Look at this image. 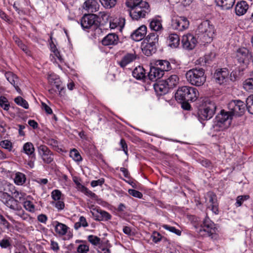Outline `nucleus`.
<instances>
[{
    "label": "nucleus",
    "instance_id": "obj_1",
    "mask_svg": "<svg viewBox=\"0 0 253 253\" xmlns=\"http://www.w3.org/2000/svg\"><path fill=\"white\" fill-rule=\"evenodd\" d=\"M179 78L177 75H171L166 80L159 81L154 84L156 93L159 95L167 93L169 90L175 87L179 84Z\"/></svg>",
    "mask_w": 253,
    "mask_h": 253
},
{
    "label": "nucleus",
    "instance_id": "obj_2",
    "mask_svg": "<svg viewBox=\"0 0 253 253\" xmlns=\"http://www.w3.org/2000/svg\"><path fill=\"white\" fill-rule=\"evenodd\" d=\"M196 228L197 229L196 231L201 236L209 237L213 240H217L218 238L215 224L207 215H206L200 226L196 227Z\"/></svg>",
    "mask_w": 253,
    "mask_h": 253
},
{
    "label": "nucleus",
    "instance_id": "obj_3",
    "mask_svg": "<svg viewBox=\"0 0 253 253\" xmlns=\"http://www.w3.org/2000/svg\"><path fill=\"white\" fill-rule=\"evenodd\" d=\"M199 92L197 88L189 86L178 88L175 94L176 100L183 102H194L197 100Z\"/></svg>",
    "mask_w": 253,
    "mask_h": 253
},
{
    "label": "nucleus",
    "instance_id": "obj_4",
    "mask_svg": "<svg viewBox=\"0 0 253 253\" xmlns=\"http://www.w3.org/2000/svg\"><path fill=\"white\" fill-rule=\"evenodd\" d=\"M185 77L189 83L196 86L203 85L207 78L205 70L202 68H194L188 70Z\"/></svg>",
    "mask_w": 253,
    "mask_h": 253
},
{
    "label": "nucleus",
    "instance_id": "obj_5",
    "mask_svg": "<svg viewBox=\"0 0 253 253\" xmlns=\"http://www.w3.org/2000/svg\"><path fill=\"white\" fill-rule=\"evenodd\" d=\"M196 32L198 38L202 42H211L214 34V27L210 24V21H204L199 25Z\"/></svg>",
    "mask_w": 253,
    "mask_h": 253
},
{
    "label": "nucleus",
    "instance_id": "obj_6",
    "mask_svg": "<svg viewBox=\"0 0 253 253\" xmlns=\"http://www.w3.org/2000/svg\"><path fill=\"white\" fill-rule=\"evenodd\" d=\"M216 106L215 103L210 99L204 100L202 105L198 111V116L200 121L209 120L211 119L215 113Z\"/></svg>",
    "mask_w": 253,
    "mask_h": 253
},
{
    "label": "nucleus",
    "instance_id": "obj_7",
    "mask_svg": "<svg viewBox=\"0 0 253 253\" xmlns=\"http://www.w3.org/2000/svg\"><path fill=\"white\" fill-rule=\"evenodd\" d=\"M98 17L94 14H85L81 20V24L84 29L95 30L99 25Z\"/></svg>",
    "mask_w": 253,
    "mask_h": 253
},
{
    "label": "nucleus",
    "instance_id": "obj_8",
    "mask_svg": "<svg viewBox=\"0 0 253 253\" xmlns=\"http://www.w3.org/2000/svg\"><path fill=\"white\" fill-rule=\"evenodd\" d=\"M149 10V5L148 2H144L141 5L136 6L129 10V14L133 20H138L144 18Z\"/></svg>",
    "mask_w": 253,
    "mask_h": 253
},
{
    "label": "nucleus",
    "instance_id": "obj_9",
    "mask_svg": "<svg viewBox=\"0 0 253 253\" xmlns=\"http://www.w3.org/2000/svg\"><path fill=\"white\" fill-rule=\"evenodd\" d=\"M228 107L229 112L232 116H241L245 111V103L240 100H234L231 101Z\"/></svg>",
    "mask_w": 253,
    "mask_h": 253
},
{
    "label": "nucleus",
    "instance_id": "obj_10",
    "mask_svg": "<svg viewBox=\"0 0 253 253\" xmlns=\"http://www.w3.org/2000/svg\"><path fill=\"white\" fill-rule=\"evenodd\" d=\"M232 116L229 111L221 110L220 113L216 117V125L219 126H222L223 125L224 128L229 127L231 123Z\"/></svg>",
    "mask_w": 253,
    "mask_h": 253
},
{
    "label": "nucleus",
    "instance_id": "obj_11",
    "mask_svg": "<svg viewBox=\"0 0 253 253\" xmlns=\"http://www.w3.org/2000/svg\"><path fill=\"white\" fill-rule=\"evenodd\" d=\"M235 58L239 63H246L251 59L252 54L248 48L242 47L237 49Z\"/></svg>",
    "mask_w": 253,
    "mask_h": 253
},
{
    "label": "nucleus",
    "instance_id": "obj_12",
    "mask_svg": "<svg viewBox=\"0 0 253 253\" xmlns=\"http://www.w3.org/2000/svg\"><path fill=\"white\" fill-rule=\"evenodd\" d=\"M38 149L44 163L48 164L53 161V154L46 146L41 145L38 147Z\"/></svg>",
    "mask_w": 253,
    "mask_h": 253
},
{
    "label": "nucleus",
    "instance_id": "obj_13",
    "mask_svg": "<svg viewBox=\"0 0 253 253\" xmlns=\"http://www.w3.org/2000/svg\"><path fill=\"white\" fill-rule=\"evenodd\" d=\"M181 42L183 48L188 50L194 49L198 43L196 37L191 34L183 36Z\"/></svg>",
    "mask_w": 253,
    "mask_h": 253
},
{
    "label": "nucleus",
    "instance_id": "obj_14",
    "mask_svg": "<svg viewBox=\"0 0 253 253\" xmlns=\"http://www.w3.org/2000/svg\"><path fill=\"white\" fill-rule=\"evenodd\" d=\"M229 71L227 68L218 69L214 74V78L216 82L222 84L226 83L228 80Z\"/></svg>",
    "mask_w": 253,
    "mask_h": 253
},
{
    "label": "nucleus",
    "instance_id": "obj_15",
    "mask_svg": "<svg viewBox=\"0 0 253 253\" xmlns=\"http://www.w3.org/2000/svg\"><path fill=\"white\" fill-rule=\"evenodd\" d=\"M189 25V21L185 17H180L173 20L172 22V27L173 29L179 31H182L187 29Z\"/></svg>",
    "mask_w": 253,
    "mask_h": 253
},
{
    "label": "nucleus",
    "instance_id": "obj_16",
    "mask_svg": "<svg viewBox=\"0 0 253 253\" xmlns=\"http://www.w3.org/2000/svg\"><path fill=\"white\" fill-rule=\"evenodd\" d=\"M147 29V28L145 25H141L131 33V38L136 42L142 40L145 37Z\"/></svg>",
    "mask_w": 253,
    "mask_h": 253
},
{
    "label": "nucleus",
    "instance_id": "obj_17",
    "mask_svg": "<svg viewBox=\"0 0 253 253\" xmlns=\"http://www.w3.org/2000/svg\"><path fill=\"white\" fill-rule=\"evenodd\" d=\"M137 58L135 52L127 53L122 58L121 61H118V64L123 68H125L128 64L132 63Z\"/></svg>",
    "mask_w": 253,
    "mask_h": 253
},
{
    "label": "nucleus",
    "instance_id": "obj_18",
    "mask_svg": "<svg viewBox=\"0 0 253 253\" xmlns=\"http://www.w3.org/2000/svg\"><path fill=\"white\" fill-rule=\"evenodd\" d=\"M164 75V73L162 70L158 68L156 66L151 67L149 72L148 74V78L152 81H157Z\"/></svg>",
    "mask_w": 253,
    "mask_h": 253
},
{
    "label": "nucleus",
    "instance_id": "obj_19",
    "mask_svg": "<svg viewBox=\"0 0 253 253\" xmlns=\"http://www.w3.org/2000/svg\"><path fill=\"white\" fill-rule=\"evenodd\" d=\"M119 39L117 35L111 33L108 34L102 41V43L105 46L115 45L118 43Z\"/></svg>",
    "mask_w": 253,
    "mask_h": 253
},
{
    "label": "nucleus",
    "instance_id": "obj_20",
    "mask_svg": "<svg viewBox=\"0 0 253 253\" xmlns=\"http://www.w3.org/2000/svg\"><path fill=\"white\" fill-rule=\"evenodd\" d=\"M158 45L153 44H149L143 42L141 44V49L144 54L147 56L152 55L157 51Z\"/></svg>",
    "mask_w": 253,
    "mask_h": 253
},
{
    "label": "nucleus",
    "instance_id": "obj_21",
    "mask_svg": "<svg viewBox=\"0 0 253 253\" xmlns=\"http://www.w3.org/2000/svg\"><path fill=\"white\" fill-rule=\"evenodd\" d=\"M84 8L88 12H95L99 10V4L97 0H86L84 3Z\"/></svg>",
    "mask_w": 253,
    "mask_h": 253
},
{
    "label": "nucleus",
    "instance_id": "obj_22",
    "mask_svg": "<svg viewBox=\"0 0 253 253\" xmlns=\"http://www.w3.org/2000/svg\"><path fill=\"white\" fill-rule=\"evenodd\" d=\"M154 65L156 66L165 74L172 69L170 63L167 60H157L154 61Z\"/></svg>",
    "mask_w": 253,
    "mask_h": 253
},
{
    "label": "nucleus",
    "instance_id": "obj_23",
    "mask_svg": "<svg viewBox=\"0 0 253 253\" xmlns=\"http://www.w3.org/2000/svg\"><path fill=\"white\" fill-rule=\"evenodd\" d=\"M249 8L247 1L242 0L238 2L235 6V13L237 15L241 16L245 14Z\"/></svg>",
    "mask_w": 253,
    "mask_h": 253
},
{
    "label": "nucleus",
    "instance_id": "obj_24",
    "mask_svg": "<svg viewBox=\"0 0 253 253\" xmlns=\"http://www.w3.org/2000/svg\"><path fill=\"white\" fill-rule=\"evenodd\" d=\"M216 5L221 9L226 10L231 8L235 3V0H215Z\"/></svg>",
    "mask_w": 253,
    "mask_h": 253
},
{
    "label": "nucleus",
    "instance_id": "obj_25",
    "mask_svg": "<svg viewBox=\"0 0 253 253\" xmlns=\"http://www.w3.org/2000/svg\"><path fill=\"white\" fill-rule=\"evenodd\" d=\"M144 42L158 45L159 35L157 33L152 32L149 33L144 39Z\"/></svg>",
    "mask_w": 253,
    "mask_h": 253
},
{
    "label": "nucleus",
    "instance_id": "obj_26",
    "mask_svg": "<svg viewBox=\"0 0 253 253\" xmlns=\"http://www.w3.org/2000/svg\"><path fill=\"white\" fill-rule=\"evenodd\" d=\"M3 204L13 210L16 211L20 209L18 200H15L13 197L10 196V195L7 198V199L6 200Z\"/></svg>",
    "mask_w": 253,
    "mask_h": 253
},
{
    "label": "nucleus",
    "instance_id": "obj_27",
    "mask_svg": "<svg viewBox=\"0 0 253 253\" xmlns=\"http://www.w3.org/2000/svg\"><path fill=\"white\" fill-rule=\"evenodd\" d=\"M132 76L137 80H141L146 78V73L143 67L138 66L132 71Z\"/></svg>",
    "mask_w": 253,
    "mask_h": 253
},
{
    "label": "nucleus",
    "instance_id": "obj_28",
    "mask_svg": "<svg viewBox=\"0 0 253 253\" xmlns=\"http://www.w3.org/2000/svg\"><path fill=\"white\" fill-rule=\"evenodd\" d=\"M169 45L171 47H177L180 43V39L178 35L170 34L169 35L168 40Z\"/></svg>",
    "mask_w": 253,
    "mask_h": 253
},
{
    "label": "nucleus",
    "instance_id": "obj_29",
    "mask_svg": "<svg viewBox=\"0 0 253 253\" xmlns=\"http://www.w3.org/2000/svg\"><path fill=\"white\" fill-rule=\"evenodd\" d=\"M55 223V231L60 235H65L68 229V227L65 224L59 222L57 221L54 222Z\"/></svg>",
    "mask_w": 253,
    "mask_h": 253
},
{
    "label": "nucleus",
    "instance_id": "obj_30",
    "mask_svg": "<svg viewBox=\"0 0 253 253\" xmlns=\"http://www.w3.org/2000/svg\"><path fill=\"white\" fill-rule=\"evenodd\" d=\"M125 20L123 18H115L110 22V27L112 29L118 28L121 30L125 25Z\"/></svg>",
    "mask_w": 253,
    "mask_h": 253
},
{
    "label": "nucleus",
    "instance_id": "obj_31",
    "mask_svg": "<svg viewBox=\"0 0 253 253\" xmlns=\"http://www.w3.org/2000/svg\"><path fill=\"white\" fill-rule=\"evenodd\" d=\"M150 28L156 32H161L163 29L161 21L158 19L152 20L150 23Z\"/></svg>",
    "mask_w": 253,
    "mask_h": 253
},
{
    "label": "nucleus",
    "instance_id": "obj_32",
    "mask_svg": "<svg viewBox=\"0 0 253 253\" xmlns=\"http://www.w3.org/2000/svg\"><path fill=\"white\" fill-rule=\"evenodd\" d=\"M99 1L105 9H111L116 6L118 0H99Z\"/></svg>",
    "mask_w": 253,
    "mask_h": 253
},
{
    "label": "nucleus",
    "instance_id": "obj_33",
    "mask_svg": "<svg viewBox=\"0 0 253 253\" xmlns=\"http://www.w3.org/2000/svg\"><path fill=\"white\" fill-rule=\"evenodd\" d=\"M5 76L7 81L13 86L17 84L18 79L17 76L12 72H7L5 74Z\"/></svg>",
    "mask_w": 253,
    "mask_h": 253
},
{
    "label": "nucleus",
    "instance_id": "obj_34",
    "mask_svg": "<svg viewBox=\"0 0 253 253\" xmlns=\"http://www.w3.org/2000/svg\"><path fill=\"white\" fill-rule=\"evenodd\" d=\"M23 149L24 152L29 156L34 154L35 148L31 142L26 143L23 147Z\"/></svg>",
    "mask_w": 253,
    "mask_h": 253
},
{
    "label": "nucleus",
    "instance_id": "obj_35",
    "mask_svg": "<svg viewBox=\"0 0 253 253\" xmlns=\"http://www.w3.org/2000/svg\"><path fill=\"white\" fill-rule=\"evenodd\" d=\"M144 2H147L145 1H143L142 0H126V4L127 7H129L130 9H131L136 6L141 5V4Z\"/></svg>",
    "mask_w": 253,
    "mask_h": 253
},
{
    "label": "nucleus",
    "instance_id": "obj_36",
    "mask_svg": "<svg viewBox=\"0 0 253 253\" xmlns=\"http://www.w3.org/2000/svg\"><path fill=\"white\" fill-rule=\"evenodd\" d=\"M13 39L14 41L17 44V45L27 54H29V50L27 47V46L25 45L21 41V40L16 36H14L13 37Z\"/></svg>",
    "mask_w": 253,
    "mask_h": 253
},
{
    "label": "nucleus",
    "instance_id": "obj_37",
    "mask_svg": "<svg viewBox=\"0 0 253 253\" xmlns=\"http://www.w3.org/2000/svg\"><path fill=\"white\" fill-rule=\"evenodd\" d=\"M243 87L246 90L253 92V78L246 79L243 83Z\"/></svg>",
    "mask_w": 253,
    "mask_h": 253
},
{
    "label": "nucleus",
    "instance_id": "obj_38",
    "mask_svg": "<svg viewBox=\"0 0 253 253\" xmlns=\"http://www.w3.org/2000/svg\"><path fill=\"white\" fill-rule=\"evenodd\" d=\"M26 180V177L24 174L21 172H17L16 173L14 178V182L18 185H22Z\"/></svg>",
    "mask_w": 253,
    "mask_h": 253
},
{
    "label": "nucleus",
    "instance_id": "obj_39",
    "mask_svg": "<svg viewBox=\"0 0 253 253\" xmlns=\"http://www.w3.org/2000/svg\"><path fill=\"white\" fill-rule=\"evenodd\" d=\"M70 156L76 162H79L82 161V158L80 154L76 149L71 150Z\"/></svg>",
    "mask_w": 253,
    "mask_h": 253
},
{
    "label": "nucleus",
    "instance_id": "obj_40",
    "mask_svg": "<svg viewBox=\"0 0 253 253\" xmlns=\"http://www.w3.org/2000/svg\"><path fill=\"white\" fill-rule=\"evenodd\" d=\"M14 102L17 105L23 107L25 109L29 108V104L27 101L21 96H18L14 99Z\"/></svg>",
    "mask_w": 253,
    "mask_h": 253
},
{
    "label": "nucleus",
    "instance_id": "obj_41",
    "mask_svg": "<svg viewBox=\"0 0 253 253\" xmlns=\"http://www.w3.org/2000/svg\"><path fill=\"white\" fill-rule=\"evenodd\" d=\"M250 198L249 195H240L236 198V203L235 204L236 207H239L242 205L243 203Z\"/></svg>",
    "mask_w": 253,
    "mask_h": 253
},
{
    "label": "nucleus",
    "instance_id": "obj_42",
    "mask_svg": "<svg viewBox=\"0 0 253 253\" xmlns=\"http://www.w3.org/2000/svg\"><path fill=\"white\" fill-rule=\"evenodd\" d=\"M246 106L248 112L253 114V95H250L246 99Z\"/></svg>",
    "mask_w": 253,
    "mask_h": 253
},
{
    "label": "nucleus",
    "instance_id": "obj_43",
    "mask_svg": "<svg viewBox=\"0 0 253 253\" xmlns=\"http://www.w3.org/2000/svg\"><path fill=\"white\" fill-rule=\"evenodd\" d=\"M23 206L27 211L31 212H34L36 211L35 205L30 201H24Z\"/></svg>",
    "mask_w": 253,
    "mask_h": 253
},
{
    "label": "nucleus",
    "instance_id": "obj_44",
    "mask_svg": "<svg viewBox=\"0 0 253 253\" xmlns=\"http://www.w3.org/2000/svg\"><path fill=\"white\" fill-rule=\"evenodd\" d=\"M162 226L166 230H167L172 233H173L178 236H180L181 234V231L176 229L174 227L170 226L167 224H163L162 225Z\"/></svg>",
    "mask_w": 253,
    "mask_h": 253
},
{
    "label": "nucleus",
    "instance_id": "obj_45",
    "mask_svg": "<svg viewBox=\"0 0 253 253\" xmlns=\"http://www.w3.org/2000/svg\"><path fill=\"white\" fill-rule=\"evenodd\" d=\"M46 143L49 146L52 147L54 150L57 151L59 150L58 147V142L53 138L47 139Z\"/></svg>",
    "mask_w": 253,
    "mask_h": 253
},
{
    "label": "nucleus",
    "instance_id": "obj_46",
    "mask_svg": "<svg viewBox=\"0 0 253 253\" xmlns=\"http://www.w3.org/2000/svg\"><path fill=\"white\" fill-rule=\"evenodd\" d=\"M0 106L1 108L6 111H7L9 109L10 105L8 103V100L5 97L0 96Z\"/></svg>",
    "mask_w": 253,
    "mask_h": 253
},
{
    "label": "nucleus",
    "instance_id": "obj_47",
    "mask_svg": "<svg viewBox=\"0 0 253 253\" xmlns=\"http://www.w3.org/2000/svg\"><path fill=\"white\" fill-rule=\"evenodd\" d=\"M88 241L93 245H99L101 243V239L99 237L92 235H89L87 237Z\"/></svg>",
    "mask_w": 253,
    "mask_h": 253
},
{
    "label": "nucleus",
    "instance_id": "obj_48",
    "mask_svg": "<svg viewBox=\"0 0 253 253\" xmlns=\"http://www.w3.org/2000/svg\"><path fill=\"white\" fill-rule=\"evenodd\" d=\"M92 215L96 221H101V214L100 209H93L92 211H91Z\"/></svg>",
    "mask_w": 253,
    "mask_h": 253
},
{
    "label": "nucleus",
    "instance_id": "obj_49",
    "mask_svg": "<svg viewBox=\"0 0 253 253\" xmlns=\"http://www.w3.org/2000/svg\"><path fill=\"white\" fill-rule=\"evenodd\" d=\"M0 145L1 147L7 149L9 151H10L12 148L11 142L7 140L1 141L0 142Z\"/></svg>",
    "mask_w": 253,
    "mask_h": 253
},
{
    "label": "nucleus",
    "instance_id": "obj_50",
    "mask_svg": "<svg viewBox=\"0 0 253 253\" xmlns=\"http://www.w3.org/2000/svg\"><path fill=\"white\" fill-rule=\"evenodd\" d=\"M88 251V246L85 244H82L78 246L76 253H87Z\"/></svg>",
    "mask_w": 253,
    "mask_h": 253
},
{
    "label": "nucleus",
    "instance_id": "obj_51",
    "mask_svg": "<svg viewBox=\"0 0 253 253\" xmlns=\"http://www.w3.org/2000/svg\"><path fill=\"white\" fill-rule=\"evenodd\" d=\"M207 196L209 198V202L211 203V205L217 203L216 196L213 192H208Z\"/></svg>",
    "mask_w": 253,
    "mask_h": 253
},
{
    "label": "nucleus",
    "instance_id": "obj_52",
    "mask_svg": "<svg viewBox=\"0 0 253 253\" xmlns=\"http://www.w3.org/2000/svg\"><path fill=\"white\" fill-rule=\"evenodd\" d=\"M128 192L129 194L136 198L141 199L143 197L142 193L134 189H129Z\"/></svg>",
    "mask_w": 253,
    "mask_h": 253
},
{
    "label": "nucleus",
    "instance_id": "obj_53",
    "mask_svg": "<svg viewBox=\"0 0 253 253\" xmlns=\"http://www.w3.org/2000/svg\"><path fill=\"white\" fill-rule=\"evenodd\" d=\"M101 221H107L112 217L111 215L108 212L101 209Z\"/></svg>",
    "mask_w": 253,
    "mask_h": 253
},
{
    "label": "nucleus",
    "instance_id": "obj_54",
    "mask_svg": "<svg viewBox=\"0 0 253 253\" xmlns=\"http://www.w3.org/2000/svg\"><path fill=\"white\" fill-rule=\"evenodd\" d=\"M52 85L55 86L56 88L59 91V94H61L62 90H64V87L62 85V83L59 79L56 80Z\"/></svg>",
    "mask_w": 253,
    "mask_h": 253
},
{
    "label": "nucleus",
    "instance_id": "obj_55",
    "mask_svg": "<svg viewBox=\"0 0 253 253\" xmlns=\"http://www.w3.org/2000/svg\"><path fill=\"white\" fill-rule=\"evenodd\" d=\"M152 237L153 241L155 243H157L161 241L162 236L159 233L154 232Z\"/></svg>",
    "mask_w": 253,
    "mask_h": 253
},
{
    "label": "nucleus",
    "instance_id": "obj_56",
    "mask_svg": "<svg viewBox=\"0 0 253 253\" xmlns=\"http://www.w3.org/2000/svg\"><path fill=\"white\" fill-rule=\"evenodd\" d=\"M61 196V192L59 190H54L51 193L52 199L55 200H59Z\"/></svg>",
    "mask_w": 253,
    "mask_h": 253
},
{
    "label": "nucleus",
    "instance_id": "obj_57",
    "mask_svg": "<svg viewBox=\"0 0 253 253\" xmlns=\"http://www.w3.org/2000/svg\"><path fill=\"white\" fill-rule=\"evenodd\" d=\"M104 179L103 178H100L97 180H93L91 182L90 185L92 187H94L97 186H101L104 183Z\"/></svg>",
    "mask_w": 253,
    "mask_h": 253
},
{
    "label": "nucleus",
    "instance_id": "obj_58",
    "mask_svg": "<svg viewBox=\"0 0 253 253\" xmlns=\"http://www.w3.org/2000/svg\"><path fill=\"white\" fill-rule=\"evenodd\" d=\"M120 145L121 146L122 150L125 152L126 155H127V145L124 139H121L120 142Z\"/></svg>",
    "mask_w": 253,
    "mask_h": 253
},
{
    "label": "nucleus",
    "instance_id": "obj_59",
    "mask_svg": "<svg viewBox=\"0 0 253 253\" xmlns=\"http://www.w3.org/2000/svg\"><path fill=\"white\" fill-rule=\"evenodd\" d=\"M42 108L47 114L50 115L52 114V110L51 108L44 102L42 103Z\"/></svg>",
    "mask_w": 253,
    "mask_h": 253
},
{
    "label": "nucleus",
    "instance_id": "obj_60",
    "mask_svg": "<svg viewBox=\"0 0 253 253\" xmlns=\"http://www.w3.org/2000/svg\"><path fill=\"white\" fill-rule=\"evenodd\" d=\"M0 246L2 248H6L10 246L8 239H3L0 242Z\"/></svg>",
    "mask_w": 253,
    "mask_h": 253
},
{
    "label": "nucleus",
    "instance_id": "obj_61",
    "mask_svg": "<svg viewBox=\"0 0 253 253\" xmlns=\"http://www.w3.org/2000/svg\"><path fill=\"white\" fill-rule=\"evenodd\" d=\"M57 201L55 204V207L59 211L64 209L65 207L64 203L60 200H57Z\"/></svg>",
    "mask_w": 253,
    "mask_h": 253
},
{
    "label": "nucleus",
    "instance_id": "obj_62",
    "mask_svg": "<svg viewBox=\"0 0 253 253\" xmlns=\"http://www.w3.org/2000/svg\"><path fill=\"white\" fill-rule=\"evenodd\" d=\"M47 79H48V81L49 83H50V84L51 85H52V84H53L54 82H55L56 81V80H58L59 79L57 78V77L55 75L51 74V75H48Z\"/></svg>",
    "mask_w": 253,
    "mask_h": 253
},
{
    "label": "nucleus",
    "instance_id": "obj_63",
    "mask_svg": "<svg viewBox=\"0 0 253 253\" xmlns=\"http://www.w3.org/2000/svg\"><path fill=\"white\" fill-rule=\"evenodd\" d=\"M38 220L42 223H45L47 220V217L46 215L43 214H41L38 216Z\"/></svg>",
    "mask_w": 253,
    "mask_h": 253
},
{
    "label": "nucleus",
    "instance_id": "obj_64",
    "mask_svg": "<svg viewBox=\"0 0 253 253\" xmlns=\"http://www.w3.org/2000/svg\"><path fill=\"white\" fill-rule=\"evenodd\" d=\"M10 196L8 193L0 191V200L3 203L7 199V198Z\"/></svg>",
    "mask_w": 253,
    "mask_h": 253
}]
</instances>
